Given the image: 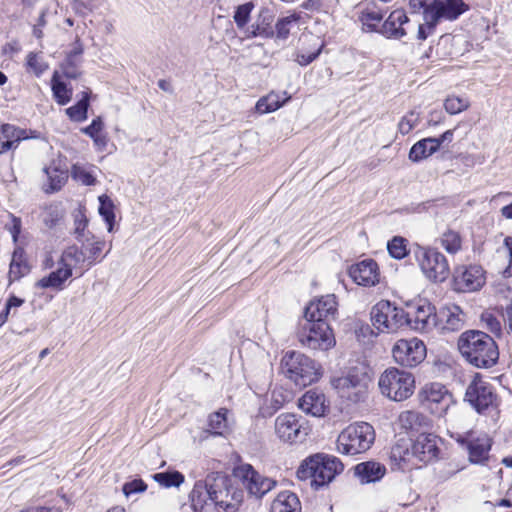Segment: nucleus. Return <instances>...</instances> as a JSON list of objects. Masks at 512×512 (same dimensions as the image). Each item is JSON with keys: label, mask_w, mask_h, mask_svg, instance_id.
Wrapping results in <instances>:
<instances>
[{"label": "nucleus", "mask_w": 512, "mask_h": 512, "mask_svg": "<svg viewBox=\"0 0 512 512\" xmlns=\"http://www.w3.org/2000/svg\"><path fill=\"white\" fill-rule=\"evenodd\" d=\"M458 348L463 357L477 368H490L499 358L496 342L482 331L464 332L458 340Z\"/></svg>", "instance_id": "obj_1"}, {"label": "nucleus", "mask_w": 512, "mask_h": 512, "mask_svg": "<svg viewBox=\"0 0 512 512\" xmlns=\"http://www.w3.org/2000/svg\"><path fill=\"white\" fill-rule=\"evenodd\" d=\"M344 469L343 463L334 455L318 453L305 459L297 470L300 480H311V486L319 489L330 483Z\"/></svg>", "instance_id": "obj_2"}, {"label": "nucleus", "mask_w": 512, "mask_h": 512, "mask_svg": "<svg viewBox=\"0 0 512 512\" xmlns=\"http://www.w3.org/2000/svg\"><path fill=\"white\" fill-rule=\"evenodd\" d=\"M413 13L423 11V19L430 28H436L440 20L454 21L469 10L463 0H410Z\"/></svg>", "instance_id": "obj_3"}, {"label": "nucleus", "mask_w": 512, "mask_h": 512, "mask_svg": "<svg viewBox=\"0 0 512 512\" xmlns=\"http://www.w3.org/2000/svg\"><path fill=\"white\" fill-rule=\"evenodd\" d=\"M281 367L285 376L299 387L311 385L321 376L319 365L301 352H287L282 358Z\"/></svg>", "instance_id": "obj_4"}, {"label": "nucleus", "mask_w": 512, "mask_h": 512, "mask_svg": "<svg viewBox=\"0 0 512 512\" xmlns=\"http://www.w3.org/2000/svg\"><path fill=\"white\" fill-rule=\"evenodd\" d=\"M370 381L367 368L355 366L349 368L347 373L341 377L333 378L331 385L341 398L358 403L366 398Z\"/></svg>", "instance_id": "obj_5"}, {"label": "nucleus", "mask_w": 512, "mask_h": 512, "mask_svg": "<svg viewBox=\"0 0 512 512\" xmlns=\"http://www.w3.org/2000/svg\"><path fill=\"white\" fill-rule=\"evenodd\" d=\"M375 440L373 427L366 422L354 423L346 427L337 437V451L344 455H357L366 452Z\"/></svg>", "instance_id": "obj_6"}, {"label": "nucleus", "mask_w": 512, "mask_h": 512, "mask_svg": "<svg viewBox=\"0 0 512 512\" xmlns=\"http://www.w3.org/2000/svg\"><path fill=\"white\" fill-rule=\"evenodd\" d=\"M382 395L393 401L408 399L415 389V377L412 373L395 367L386 369L378 381Z\"/></svg>", "instance_id": "obj_7"}, {"label": "nucleus", "mask_w": 512, "mask_h": 512, "mask_svg": "<svg viewBox=\"0 0 512 512\" xmlns=\"http://www.w3.org/2000/svg\"><path fill=\"white\" fill-rule=\"evenodd\" d=\"M297 338L301 345L313 350L326 351L336 343L329 323L307 318L300 323Z\"/></svg>", "instance_id": "obj_8"}, {"label": "nucleus", "mask_w": 512, "mask_h": 512, "mask_svg": "<svg viewBox=\"0 0 512 512\" xmlns=\"http://www.w3.org/2000/svg\"><path fill=\"white\" fill-rule=\"evenodd\" d=\"M372 325L379 333H393L405 326L406 312L388 300L376 303L370 312Z\"/></svg>", "instance_id": "obj_9"}, {"label": "nucleus", "mask_w": 512, "mask_h": 512, "mask_svg": "<svg viewBox=\"0 0 512 512\" xmlns=\"http://www.w3.org/2000/svg\"><path fill=\"white\" fill-rule=\"evenodd\" d=\"M415 255L427 279L432 282H443L448 278L450 268L447 258L436 248L419 247Z\"/></svg>", "instance_id": "obj_10"}, {"label": "nucleus", "mask_w": 512, "mask_h": 512, "mask_svg": "<svg viewBox=\"0 0 512 512\" xmlns=\"http://www.w3.org/2000/svg\"><path fill=\"white\" fill-rule=\"evenodd\" d=\"M468 453V460L472 464H485L489 458L492 441L484 432L468 431L450 435Z\"/></svg>", "instance_id": "obj_11"}, {"label": "nucleus", "mask_w": 512, "mask_h": 512, "mask_svg": "<svg viewBox=\"0 0 512 512\" xmlns=\"http://www.w3.org/2000/svg\"><path fill=\"white\" fill-rule=\"evenodd\" d=\"M235 476L241 479L250 495L260 499L271 491L277 484L272 478L256 471L250 464H242L235 471Z\"/></svg>", "instance_id": "obj_12"}, {"label": "nucleus", "mask_w": 512, "mask_h": 512, "mask_svg": "<svg viewBox=\"0 0 512 512\" xmlns=\"http://www.w3.org/2000/svg\"><path fill=\"white\" fill-rule=\"evenodd\" d=\"M392 355L398 364L410 368L416 367L426 357V346L417 338L400 339L393 346Z\"/></svg>", "instance_id": "obj_13"}, {"label": "nucleus", "mask_w": 512, "mask_h": 512, "mask_svg": "<svg viewBox=\"0 0 512 512\" xmlns=\"http://www.w3.org/2000/svg\"><path fill=\"white\" fill-rule=\"evenodd\" d=\"M406 315L405 325L421 333H428L437 325L436 309L426 300H419L415 305L410 306Z\"/></svg>", "instance_id": "obj_14"}, {"label": "nucleus", "mask_w": 512, "mask_h": 512, "mask_svg": "<svg viewBox=\"0 0 512 512\" xmlns=\"http://www.w3.org/2000/svg\"><path fill=\"white\" fill-rule=\"evenodd\" d=\"M465 400L478 413H483L490 407L496 406L497 396L488 382L475 377L466 389Z\"/></svg>", "instance_id": "obj_15"}, {"label": "nucleus", "mask_w": 512, "mask_h": 512, "mask_svg": "<svg viewBox=\"0 0 512 512\" xmlns=\"http://www.w3.org/2000/svg\"><path fill=\"white\" fill-rule=\"evenodd\" d=\"M275 432L280 440L291 444L302 442L308 434L300 419L291 413H283L276 418Z\"/></svg>", "instance_id": "obj_16"}, {"label": "nucleus", "mask_w": 512, "mask_h": 512, "mask_svg": "<svg viewBox=\"0 0 512 512\" xmlns=\"http://www.w3.org/2000/svg\"><path fill=\"white\" fill-rule=\"evenodd\" d=\"M426 406L430 412L438 417L447 414L450 406L453 404V397L445 386L439 383L426 385L423 389Z\"/></svg>", "instance_id": "obj_17"}, {"label": "nucleus", "mask_w": 512, "mask_h": 512, "mask_svg": "<svg viewBox=\"0 0 512 512\" xmlns=\"http://www.w3.org/2000/svg\"><path fill=\"white\" fill-rule=\"evenodd\" d=\"M190 501L194 512H218L217 506L222 504L218 492L202 481L195 483L190 493Z\"/></svg>", "instance_id": "obj_18"}, {"label": "nucleus", "mask_w": 512, "mask_h": 512, "mask_svg": "<svg viewBox=\"0 0 512 512\" xmlns=\"http://www.w3.org/2000/svg\"><path fill=\"white\" fill-rule=\"evenodd\" d=\"M484 283V271L478 265L460 266L455 269L454 287L459 292L476 291Z\"/></svg>", "instance_id": "obj_19"}, {"label": "nucleus", "mask_w": 512, "mask_h": 512, "mask_svg": "<svg viewBox=\"0 0 512 512\" xmlns=\"http://www.w3.org/2000/svg\"><path fill=\"white\" fill-rule=\"evenodd\" d=\"M338 312V303L334 294H328L319 299L311 301L305 308L304 318L325 321L336 318Z\"/></svg>", "instance_id": "obj_20"}, {"label": "nucleus", "mask_w": 512, "mask_h": 512, "mask_svg": "<svg viewBox=\"0 0 512 512\" xmlns=\"http://www.w3.org/2000/svg\"><path fill=\"white\" fill-rule=\"evenodd\" d=\"M411 453L421 462L433 461L439 453L437 437L434 434L422 432L413 442Z\"/></svg>", "instance_id": "obj_21"}, {"label": "nucleus", "mask_w": 512, "mask_h": 512, "mask_svg": "<svg viewBox=\"0 0 512 512\" xmlns=\"http://www.w3.org/2000/svg\"><path fill=\"white\" fill-rule=\"evenodd\" d=\"M349 275L358 285L374 286L379 282L378 265L372 259H365L352 265Z\"/></svg>", "instance_id": "obj_22"}, {"label": "nucleus", "mask_w": 512, "mask_h": 512, "mask_svg": "<svg viewBox=\"0 0 512 512\" xmlns=\"http://www.w3.org/2000/svg\"><path fill=\"white\" fill-rule=\"evenodd\" d=\"M465 323V314L455 304L443 307L437 314V324L446 332H454L462 329Z\"/></svg>", "instance_id": "obj_23"}, {"label": "nucleus", "mask_w": 512, "mask_h": 512, "mask_svg": "<svg viewBox=\"0 0 512 512\" xmlns=\"http://www.w3.org/2000/svg\"><path fill=\"white\" fill-rule=\"evenodd\" d=\"M408 23L409 18L403 10H394L383 23L381 33L387 38L401 39L407 34L405 25Z\"/></svg>", "instance_id": "obj_24"}, {"label": "nucleus", "mask_w": 512, "mask_h": 512, "mask_svg": "<svg viewBox=\"0 0 512 512\" xmlns=\"http://www.w3.org/2000/svg\"><path fill=\"white\" fill-rule=\"evenodd\" d=\"M398 422L402 429L420 434L431 427V420L423 413L415 410L401 412Z\"/></svg>", "instance_id": "obj_25"}, {"label": "nucleus", "mask_w": 512, "mask_h": 512, "mask_svg": "<svg viewBox=\"0 0 512 512\" xmlns=\"http://www.w3.org/2000/svg\"><path fill=\"white\" fill-rule=\"evenodd\" d=\"M325 395L315 389L307 391L299 400V408L306 414L320 417L326 410Z\"/></svg>", "instance_id": "obj_26"}, {"label": "nucleus", "mask_w": 512, "mask_h": 512, "mask_svg": "<svg viewBox=\"0 0 512 512\" xmlns=\"http://www.w3.org/2000/svg\"><path fill=\"white\" fill-rule=\"evenodd\" d=\"M354 470L361 483L379 481L386 472L384 465L374 461L359 463L354 467Z\"/></svg>", "instance_id": "obj_27"}, {"label": "nucleus", "mask_w": 512, "mask_h": 512, "mask_svg": "<svg viewBox=\"0 0 512 512\" xmlns=\"http://www.w3.org/2000/svg\"><path fill=\"white\" fill-rule=\"evenodd\" d=\"M71 276L72 272L69 268H66L64 265H58V268L55 271H52L49 275L41 278L36 283V286L43 289L52 288L62 290L65 281Z\"/></svg>", "instance_id": "obj_28"}, {"label": "nucleus", "mask_w": 512, "mask_h": 512, "mask_svg": "<svg viewBox=\"0 0 512 512\" xmlns=\"http://www.w3.org/2000/svg\"><path fill=\"white\" fill-rule=\"evenodd\" d=\"M439 142L434 137L424 138L416 142L409 151V159L412 162H420L437 152Z\"/></svg>", "instance_id": "obj_29"}, {"label": "nucleus", "mask_w": 512, "mask_h": 512, "mask_svg": "<svg viewBox=\"0 0 512 512\" xmlns=\"http://www.w3.org/2000/svg\"><path fill=\"white\" fill-rule=\"evenodd\" d=\"M271 512H301L300 501L293 492H280L272 502Z\"/></svg>", "instance_id": "obj_30"}, {"label": "nucleus", "mask_w": 512, "mask_h": 512, "mask_svg": "<svg viewBox=\"0 0 512 512\" xmlns=\"http://www.w3.org/2000/svg\"><path fill=\"white\" fill-rule=\"evenodd\" d=\"M0 135L6 140L12 141L18 147L19 143L27 139H37L40 134L34 130H27L13 124H3L0 128Z\"/></svg>", "instance_id": "obj_31"}, {"label": "nucleus", "mask_w": 512, "mask_h": 512, "mask_svg": "<svg viewBox=\"0 0 512 512\" xmlns=\"http://www.w3.org/2000/svg\"><path fill=\"white\" fill-rule=\"evenodd\" d=\"M30 272V265L28 264L24 250L17 247L12 255V260L9 268L10 281H18Z\"/></svg>", "instance_id": "obj_32"}, {"label": "nucleus", "mask_w": 512, "mask_h": 512, "mask_svg": "<svg viewBox=\"0 0 512 512\" xmlns=\"http://www.w3.org/2000/svg\"><path fill=\"white\" fill-rule=\"evenodd\" d=\"M85 263H87L85 252L75 245L67 247L62 252L58 261V265H64L66 268H69L72 273L74 268H78Z\"/></svg>", "instance_id": "obj_33"}, {"label": "nucleus", "mask_w": 512, "mask_h": 512, "mask_svg": "<svg viewBox=\"0 0 512 512\" xmlns=\"http://www.w3.org/2000/svg\"><path fill=\"white\" fill-rule=\"evenodd\" d=\"M271 24V16H260L255 23L246 29L247 38L263 37L268 39L274 37L275 32Z\"/></svg>", "instance_id": "obj_34"}, {"label": "nucleus", "mask_w": 512, "mask_h": 512, "mask_svg": "<svg viewBox=\"0 0 512 512\" xmlns=\"http://www.w3.org/2000/svg\"><path fill=\"white\" fill-rule=\"evenodd\" d=\"M227 409H220L212 413L208 420V431L215 436H225L230 432V426L227 419Z\"/></svg>", "instance_id": "obj_35"}, {"label": "nucleus", "mask_w": 512, "mask_h": 512, "mask_svg": "<svg viewBox=\"0 0 512 512\" xmlns=\"http://www.w3.org/2000/svg\"><path fill=\"white\" fill-rule=\"evenodd\" d=\"M441 247L449 254H456L462 249V236L454 229L447 228L437 239Z\"/></svg>", "instance_id": "obj_36"}, {"label": "nucleus", "mask_w": 512, "mask_h": 512, "mask_svg": "<svg viewBox=\"0 0 512 512\" xmlns=\"http://www.w3.org/2000/svg\"><path fill=\"white\" fill-rule=\"evenodd\" d=\"M81 96V99L75 105L65 110L66 115L71 121L79 123L85 121L88 117L90 91H83Z\"/></svg>", "instance_id": "obj_37"}, {"label": "nucleus", "mask_w": 512, "mask_h": 512, "mask_svg": "<svg viewBox=\"0 0 512 512\" xmlns=\"http://www.w3.org/2000/svg\"><path fill=\"white\" fill-rule=\"evenodd\" d=\"M51 89L54 99L59 105H66L71 101L73 90L72 88H68L67 85L59 79L57 72H55L52 77Z\"/></svg>", "instance_id": "obj_38"}, {"label": "nucleus", "mask_w": 512, "mask_h": 512, "mask_svg": "<svg viewBox=\"0 0 512 512\" xmlns=\"http://www.w3.org/2000/svg\"><path fill=\"white\" fill-rule=\"evenodd\" d=\"M49 181V188L46 192L53 193L62 188L67 180V173L57 167H45L43 169Z\"/></svg>", "instance_id": "obj_39"}, {"label": "nucleus", "mask_w": 512, "mask_h": 512, "mask_svg": "<svg viewBox=\"0 0 512 512\" xmlns=\"http://www.w3.org/2000/svg\"><path fill=\"white\" fill-rule=\"evenodd\" d=\"M74 217V235L79 242H89L90 233H86L85 230L88 225V219L85 213L79 209L73 214Z\"/></svg>", "instance_id": "obj_40"}, {"label": "nucleus", "mask_w": 512, "mask_h": 512, "mask_svg": "<svg viewBox=\"0 0 512 512\" xmlns=\"http://www.w3.org/2000/svg\"><path fill=\"white\" fill-rule=\"evenodd\" d=\"M283 105L280 101L279 95L270 93L267 96L260 98L256 103V111L260 114L274 112Z\"/></svg>", "instance_id": "obj_41"}, {"label": "nucleus", "mask_w": 512, "mask_h": 512, "mask_svg": "<svg viewBox=\"0 0 512 512\" xmlns=\"http://www.w3.org/2000/svg\"><path fill=\"white\" fill-rule=\"evenodd\" d=\"M153 479L166 488L178 487L184 482V476L178 471L156 473Z\"/></svg>", "instance_id": "obj_42"}, {"label": "nucleus", "mask_w": 512, "mask_h": 512, "mask_svg": "<svg viewBox=\"0 0 512 512\" xmlns=\"http://www.w3.org/2000/svg\"><path fill=\"white\" fill-rule=\"evenodd\" d=\"M99 214L108 225V231L111 232L115 220L114 205L107 195L99 196Z\"/></svg>", "instance_id": "obj_43"}, {"label": "nucleus", "mask_w": 512, "mask_h": 512, "mask_svg": "<svg viewBox=\"0 0 512 512\" xmlns=\"http://www.w3.org/2000/svg\"><path fill=\"white\" fill-rule=\"evenodd\" d=\"M63 217V210L57 204L46 206L42 213V221L48 228H53Z\"/></svg>", "instance_id": "obj_44"}, {"label": "nucleus", "mask_w": 512, "mask_h": 512, "mask_svg": "<svg viewBox=\"0 0 512 512\" xmlns=\"http://www.w3.org/2000/svg\"><path fill=\"white\" fill-rule=\"evenodd\" d=\"M387 249L391 257L403 259L407 256V240L400 236H395L387 243Z\"/></svg>", "instance_id": "obj_45"}, {"label": "nucleus", "mask_w": 512, "mask_h": 512, "mask_svg": "<svg viewBox=\"0 0 512 512\" xmlns=\"http://www.w3.org/2000/svg\"><path fill=\"white\" fill-rule=\"evenodd\" d=\"M383 19L382 12L376 7L366 8L361 12L360 21L364 26L375 29Z\"/></svg>", "instance_id": "obj_46"}, {"label": "nucleus", "mask_w": 512, "mask_h": 512, "mask_svg": "<svg viewBox=\"0 0 512 512\" xmlns=\"http://www.w3.org/2000/svg\"><path fill=\"white\" fill-rule=\"evenodd\" d=\"M298 17L296 15H290L287 17L280 18L275 25V36L277 40H286L290 34V27L292 23L296 22Z\"/></svg>", "instance_id": "obj_47"}, {"label": "nucleus", "mask_w": 512, "mask_h": 512, "mask_svg": "<svg viewBox=\"0 0 512 512\" xmlns=\"http://www.w3.org/2000/svg\"><path fill=\"white\" fill-rule=\"evenodd\" d=\"M253 8L254 5L252 2L244 3L236 8L234 21L239 29H242L247 25Z\"/></svg>", "instance_id": "obj_48"}, {"label": "nucleus", "mask_w": 512, "mask_h": 512, "mask_svg": "<svg viewBox=\"0 0 512 512\" xmlns=\"http://www.w3.org/2000/svg\"><path fill=\"white\" fill-rule=\"evenodd\" d=\"M419 121V113L412 110L402 117L398 124V130L402 135H406L419 124Z\"/></svg>", "instance_id": "obj_49"}, {"label": "nucleus", "mask_w": 512, "mask_h": 512, "mask_svg": "<svg viewBox=\"0 0 512 512\" xmlns=\"http://www.w3.org/2000/svg\"><path fill=\"white\" fill-rule=\"evenodd\" d=\"M444 107L449 114L454 115L466 110L469 107V101L466 98L450 96L445 100Z\"/></svg>", "instance_id": "obj_50"}, {"label": "nucleus", "mask_w": 512, "mask_h": 512, "mask_svg": "<svg viewBox=\"0 0 512 512\" xmlns=\"http://www.w3.org/2000/svg\"><path fill=\"white\" fill-rule=\"evenodd\" d=\"M84 245V248H85V251L88 253L86 255V260H87V268H90L92 265L95 264V262L97 261V258L99 257V255L101 254L104 246H105V242L103 240H96V241H93L90 245H85V242L83 243Z\"/></svg>", "instance_id": "obj_51"}, {"label": "nucleus", "mask_w": 512, "mask_h": 512, "mask_svg": "<svg viewBox=\"0 0 512 512\" xmlns=\"http://www.w3.org/2000/svg\"><path fill=\"white\" fill-rule=\"evenodd\" d=\"M23 303V299L14 295L10 296L3 305H0V322H3L4 324L7 321L11 311L20 307Z\"/></svg>", "instance_id": "obj_52"}, {"label": "nucleus", "mask_w": 512, "mask_h": 512, "mask_svg": "<svg viewBox=\"0 0 512 512\" xmlns=\"http://www.w3.org/2000/svg\"><path fill=\"white\" fill-rule=\"evenodd\" d=\"M72 177L86 186L94 185L96 182L95 177L90 172L79 166H73Z\"/></svg>", "instance_id": "obj_53"}, {"label": "nucleus", "mask_w": 512, "mask_h": 512, "mask_svg": "<svg viewBox=\"0 0 512 512\" xmlns=\"http://www.w3.org/2000/svg\"><path fill=\"white\" fill-rule=\"evenodd\" d=\"M147 488V485L141 479H134L132 481L126 482L123 485V493L128 497L132 494L144 492Z\"/></svg>", "instance_id": "obj_54"}, {"label": "nucleus", "mask_w": 512, "mask_h": 512, "mask_svg": "<svg viewBox=\"0 0 512 512\" xmlns=\"http://www.w3.org/2000/svg\"><path fill=\"white\" fill-rule=\"evenodd\" d=\"M104 128V123L102 121V118L100 116H97L94 118L91 122V124L87 127H84L81 129V132L85 135L89 136L90 138L99 135L102 133Z\"/></svg>", "instance_id": "obj_55"}, {"label": "nucleus", "mask_w": 512, "mask_h": 512, "mask_svg": "<svg viewBox=\"0 0 512 512\" xmlns=\"http://www.w3.org/2000/svg\"><path fill=\"white\" fill-rule=\"evenodd\" d=\"M27 66L37 75L42 74L47 66L40 61L38 55L36 53L30 52L27 55Z\"/></svg>", "instance_id": "obj_56"}, {"label": "nucleus", "mask_w": 512, "mask_h": 512, "mask_svg": "<svg viewBox=\"0 0 512 512\" xmlns=\"http://www.w3.org/2000/svg\"><path fill=\"white\" fill-rule=\"evenodd\" d=\"M11 220L6 224V228L10 232L13 242L17 243L19 241L21 229H22V221L20 218L15 217L14 215L10 216Z\"/></svg>", "instance_id": "obj_57"}, {"label": "nucleus", "mask_w": 512, "mask_h": 512, "mask_svg": "<svg viewBox=\"0 0 512 512\" xmlns=\"http://www.w3.org/2000/svg\"><path fill=\"white\" fill-rule=\"evenodd\" d=\"M321 53V47H319L316 51L312 53H302L298 52L295 57V61L301 66H307L311 62H313Z\"/></svg>", "instance_id": "obj_58"}, {"label": "nucleus", "mask_w": 512, "mask_h": 512, "mask_svg": "<svg viewBox=\"0 0 512 512\" xmlns=\"http://www.w3.org/2000/svg\"><path fill=\"white\" fill-rule=\"evenodd\" d=\"M74 2L78 7L92 12L99 9L103 5L104 0H74Z\"/></svg>", "instance_id": "obj_59"}, {"label": "nucleus", "mask_w": 512, "mask_h": 512, "mask_svg": "<svg viewBox=\"0 0 512 512\" xmlns=\"http://www.w3.org/2000/svg\"><path fill=\"white\" fill-rule=\"evenodd\" d=\"M45 16L46 10H43L39 15L37 23L33 27V35L38 39L42 38L43 36L42 28L46 25Z\"/></svg>", "instance_id": "obj_60"}, {"label": "nucleus", "mask_w": 512, "mask_h": 512, "mask_svg": "<svg viewBox=\"0 0 512 512\" xmlns=\"http://www.w3.org/2000/svg\"><path fill=\"white\" fill-rule=\"evenodd\" d=\"M487 322V327L491 333L495 335H500L501 325L500 322L493 316L489 315L485 318Z\"/></svg>", "instance_id": "obj_61"}, {"label": "nucleus", "mask_w": 512, "mask_h": 512, "mask_svg": "<svg viewBox=\"0 0 512 512\" xmlns=\"http://www.w3.org/2000/svg\"><path fill=\"white\" fill-rule=\"evenodd\" d=\"M435 28H430L427 24V21H424L423 24H419L418 26V34L417 38L421 41H424L427 39L428 35L433 33Z\"/></svg>", "instance_id": "obj_62"}, {"label": "nucleus", "mask_w": 512, "mask_h": 512, "mask_svg": "<svg viewBox=\"0 0 512 512\" xmlns=\"http://www.w3.org/2000/svg\"><path fill=\"white\" fill-rule=\"evenodd\" d=\"M271 398H272V407L275 411H277L278 409H280L283 406V403L285 400L283 398L282 393L273 391L271 394Z\"/></svg>", "instance_id": "obj_63"}, {"label": "nucleus", "mask_w": 512, "mask_h": 512, "mask_svg": "<svg viewBox=\"0 0 512 512\" xmlns=\"http://www.w3.org/2000/svg\"><path fill=\"white\" fill-rule=\"evenodd\" d=\"M94 142V145L100 149V150H104L107 146V143H108V138L106 136V134H99V135H96L94 137L91 138Z\"/></svg>", "instance_id": "obj_64"}]
</instances>
